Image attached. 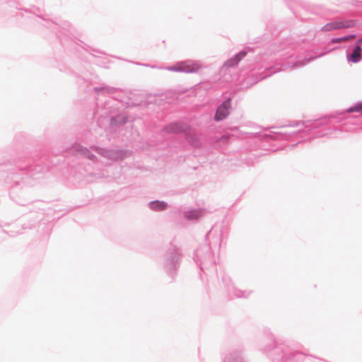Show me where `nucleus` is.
<instances>
[{"label":"nucleus","instance_id":"1","mask_svg":"<svg viewBox=\"0 0 362 362\" xmlns=\"http://www.w3.org/2000/svg\"><path fill=\"white\" fill-rule=\"evenodd\" d=\"M354 26V22L349 21H332L326 23L321 28V30L324 32H329L335 30L346 28Z\"/></svg>","mask_w":362,"mask_h":362},{"label":"nucleus","instance_id":"2","mask_svg":"<svg viewBox=\"0 0 362 362\" xmlns=\"http://www.w3.org/2000/svg\"><path fill=\"white\" fill-rule=\"evenodd\" d=\"M230 108V99L224 101L217 109L215 119L217 121L225 119L229 115Z\"/></svg>","mask_w":362,"mask_h":362},{"label":"nucleus","instance_id":"3","mask_svg":"<svg viewBox=\"0 0 362 362\" xmlns=\"http://www.w3.org/2000/svg\"><path fill=\"white\" fill-rule=\"evenodd\" d=\"M200 69L199 65L196 64H187L186 62L178 64L177 66L172 68L173 70L181 71L185 72H195Z\"/></svg>","mask_w":362,"mask_h":362},{"label":"nucleus","instance_id":"4","mask_svg":"<svg viewBox=\"0 0 362 362\" xmlns=\"http://www.w3.org/2000/svg\"><path fill=\"white\" fill-rule=\"evenodd\" d=\"M245 54H246V53L244 52H240L239 54L235 55L232 59L228 60L225 63V66H228V67L235 66L245 56Z\"/></svg>","mask_w":362,"mask_h":362},{"label":"nucleus","instance_id":"5","mask_svg":"<svg viewBox=\"0 0 362 362\" xmlns=\"http://www.w3.org/2000/svg\"><path fill=\"white\" fill-rule=\"evenodd\" d=\"M362 57V48L360 46H356L353 53L351 54L349 59L354 62H358Z\"/></svg>","mask_w":362,"mask_h":362},{"label":"nucleus","instance_id":"6","mask_svg":"<svg viewBox=\"0 0 362 362\" xmlns=\"http://www.w3.org/2000/svg\"><path fill=\"white\" fill-rule=\"evenodd\" d=\"M202 213L201 211L194 210L187 212L186 218L189 220L197 219L202 216Z\"/></svg>","mask_w":362,"mask_h":362},{"label":"nucleus","instance_id":"7","mask_svg":"<svg viewBox=\"0 0 362 362\" xmlns=\"http://www.w3.org/2000/svg\"><path fill=\"white\" fill-rule=\"evenodd\" d=\"M151 209L157 211H161L166 208L167 204L163 202H154L151 204Z\"/></svg>","mask_w":362,"mask_h":362},{"label":"nucleus","instance_id":"8","mask_svg":"<svg viewBox=\"0 0 362 362\" xmlns=\"http://www.w3.org/2000/svg\"><path fill=\"white\" fill-rule=\"evenodd\" d=\"M355 37H356L355 35H351L345 36V37H343L334 39L332 40V42H334V43H339V42H347V41H349V40H351L352 39H354Z\"/></svg>","mask_w":362,"mask_h":362},{"label":"nucleus","instance_id":"9","mask_svg":"<svg viewBox=\"0 0 362 362\" xmlns=\"http://www.w3.org/2000/svg\"><path fill=\"white\" fill-rule=\"evenodd\" d=\"M362 111V103H359L348 110V112H361Z\"/></svg>","mask_w":362,"mask_h":362},{"label":"nucleus","instance_id":"10","mask_svg":"<svg viewBox=\"0 0 362 362\" xmlns=\"http://www.w3.org/2000/svg\"><path fill=\"white\" fill-rule=\"evenodd\" d=\"M358 43L362 45V38L358 40Z\"/></svg>","mask_w":362,"mask_h":362}]
</instances>
